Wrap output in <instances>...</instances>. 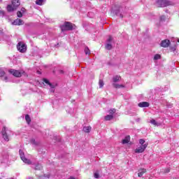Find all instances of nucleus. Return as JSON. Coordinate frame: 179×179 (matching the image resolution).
Returning a JSON list of instances; mask_svg holds the SVG:
<instances>
[{"mask_svg":"<svg viewBox=\"0 0 179 179\" xmlns=\"http://www.w3.org/2000/svg\"><path fill=\"white\" fill-rule=\"evenodd\" d=\"M129 141H131V136H127L122 141V143L125 145L126 143H129Z\"/></svg>","mask_w":179,"mask_h":179,"instance_id":"12","label":"nucleus"},{"mask_svg":"<svg viewBox=\"0 0 179 179\" xmlns=\"http://www.w3.org/2000/svg\"><path fill=\"white\" fill-rule=\"evenodd\" d=\"M43 82L45 83H46V85H49L50 87H51V89H54V87H55L52 84L50 83V82L47 80V79H43Z\"/></svg>","mask_w":179,"mask_h":179,"instance_id":"18","label":"nucleus"},{"mask_svg":"<svg viewBox=\"0 0 179 179\" xmlns=\"http://www.w3.org/2000/svg\"><path fill=\"white\" fill-rule=\"evenodd\" d=\"M2 76H5V71H0V78H2Z\"/></svg>","mask_w":179,"mask_h":179,"instance_id":"33","label":"nucleus"},{"mask_svg":"<svg viewBox=\"0 0 179 179\" xmlns=\"http://www.w3.org/2000/svg\"><path fill=\"white\" fill-rule=\"evenodd\" d=\"M13 24L14 26H22L23 24V20L17 18L13 22Z\"/></svg>","mask_w":179,"mask_h":179,"instance_id":"10","label":"nucleus"},{"mask_svg":"<svg viewBox=\"0 0 179 179\" xmlns=\"http://www.w3.org/2000/svg\"><path fill=\"white\" fill-rule=\"evenodd\" d=\"M94 178H99L100 175L99 174V173H94Z\"/></svg>","mask_w":179,"mask_h":179,"instance_id":"32","label":"nucleus"},{"mask_svg":"<svg viewBox=\"0 0 179 179\" xmlns=\"http://www.w3.org/2000/svg\"><path fill=\"white\" fill-rule=\"evenodd\" d=\"M3 80H5V82H8V77H4Z\"/></svg>","mask_w":179,"mask_h":179,"instance_id":"36","label":"nucleus"},{"mask_svg":"<svg viewBox=\"0 0 179 179\" xmlns=\"http://www.w3.org/2000/svg\"><path fill=\"white\" fill-rule=\"evenodd\" d=\"M85 52L86 54V55H89V54H90V50H89V48H85Z\"/></svg>","mask_w":179,"mask_h":179,"instance_id":"29","label":"nucleus"},{"mask_svg":"<svg viewBox=\"0 0 179 179\" xmlns=\"http://www.w3.org/2000/svg\"><path fill=\"white\" fill-rule=\"evenodd\" d=\"M62 31H66L69 30H73L75 29V24L70 22H65L63 25L60 26Z\"/></svg>","mask_w":179,"mask_h":179,"instance_id":"1","label":"nucleus"},{"mask_svg":"<svg viewBox=\"0 0 179 179\" xmlns=\"http://www.w3.org/2000/svg\"><path fill=\"white\" fill-rule=\"evenodd\" d=\"M114 118V116L113 115H108L105 117L106 121H111Z\"/></svg>","mask_w":179,"mask_h":179,"instance_id":"20","label":"nucleus"},{"mask_svg":"<svg viewBox=\"0 0 179 179\" xmlns=\"http://www.w3.org/2000/svg\"><path fill=\"white\" fill-rule=\"evenodd\" d=\"M156 5L158 8H166V6H170L171 2L168 0H157Z\"/></svg>","mask_w":179,"mask_h":179,"instance_id":"3","label":"nucleus"},{"mask_svg":"<svg viewBox=\"0 0 179 179\" xmlns=\"http://www.w3.org/2000/svg\"><path fill=\"white\" fill-rule=\"evenodd\" d=\"M160 58H162V56H160V55H159V54L155 55V57H154V59L155 61L157 60V59H160Z\"/></svg>","mask_w":179,"mask_h":179,"instance_id":"27","label":"nucleus"},{"mask_svg":"<svg viewBox=\"0 0 179 179\" xmlns=\"http://www.w3.org/2000/svg\"><path fill=\"white\" fill-rule=\"evenodd\" d=\"M20 153V156L21 157V160H22V162H24V163H27V164H30L31 162L29 161V159H27L25 157H24V152H23V150H20L19 151Z\"/></svg>","mask_w":179,"mask_h":179,"instance_id":"8","label":"nucleus"},{"mask_svg":"<svg viewBox=\"0 0 179 179\" xmlns=\"http://www.w3.org/2000/svg\"><path fill=\"white\" fill-rule=\"evenodd\" d=\"M83 131H84V132H86L87 134H89V132H90V131H92V127H90V126L84 127H83Z\"/></svg>","mask_w":179,"mask_h":179,"instance_id":"19","label":"nucleus"},{"mask_svg":"<svg viewBox=\"0 0 179 179\" xmlns=\"http://www.w3.org/2000/svg\"><path fill=\"white\" fill-rule=\"evenodd\" d=\"M178 43H179V38L178 39Z\"/></svg>","mask_w":179,"mask_h":179,"instance_id":"41","label":"nucleus"},{"mask_svg":"<svg viewBox=\"0 0 179 179\" xmlns=\"http://www.w3.org/2000/svg\"><path fill=\"white\" fill-rule=\"evenodd\" d=\"M113 87H115V89H121V87H125V85H120V84H117L115 83H114L113 84Z\"/></svg>","mask_w":179,"mask_h":179,"instance_id":"17","label":"nucleus"},{"mask_svg":"<svg viewBox=\"0 0 179 179\" xmlns=\"http://www.w3.org/2000/svg\"><path fill=\"white\" fill-rule=\"evenodd\" d=\"M113 80L114 83H117V82H120V80H121V76H115L113 78Z\"/></svg>","mask_w":179,"mask_h":179,"instance_id":"15","label":"nucleus"},{"mask_svg":"<svg viewBox=\"0 0 179 179\" xmlns=\"http://www.w3.org/2000/svg\"><path fill=\"white\" fill-rule=\"evenodd\" d=\"M99 85L100 88H101V87H103V86H104V82L103 81V80H99Z\"/></svg>","mask_w":179,"mask_h":179,"instance_id":"26","label":"nucleus"},{"mask_svg":"<svg viewBox=\"0 0 179 179\" xmlns=\"http://www.w3.org/2000/svg\"><path fill=\"white\" fill-rule=\"evenodd\" d=\"M17 48L20 52L24 53L27 50V46L23 42H20L17 45Z\"/></svg>","mask_w":179,"mask_h":179,"instance_id":"5","label":"nucleus"},{"mask_svg":"<svg viewBox=\"0 0 179 179\" xmlns=\"http://www.w3.org/2000/svg\"><path fill=\"white\" fill-rule=\"evenodd\" d=\"M138 107L143 108V107H149V103L148 102H141L138 103Z\"/></svg>","mask_w":179,"mask_h":179,"instance_id":"14","label":"nucleus"},{"mask_svg":"<svg viewBox=\"0 0 179 179\" xmlns=\"http://www.w3.org/2000/svg\"><path fill=\"white\" fill-rule=\"evenodd\" d=\"M44 2H45V0H36V5H39V6L43 5V3H44Z\"/></svg>","mask_w":179,"mask_h":179,"instance_id":"21","label":"nucleus"},{"mask_svg":"<svg viewBox=\"0 0 179 179\" xmlns=\"http://www.w3.org/2000/svg\"><path fill=\"white\" fill-rule=\"evenodd\" d=\"M150 123L152 124V125H155V127L159 126V123H157V122H156V120H155V119H151Z\"/></svg>","mask_w":179,"mask_h":179,"instance_id":"22","label":"nucleus"},{"mask_svg":"<svg viewBox=\"0 0 179 179\" xmlns=\"http://www.w3.org/2000/svg\"><path fill=\"white\" fill-rule=\"evenodd\" d=\"M21 12H22V13H24V12H26V8H21Z\"/></svg>","mask_w":179,"mask_h":179,"instance_id":"34","label":"nucleus"},{"mask_svg":"<svg viewBox=\"0 0 179 179\" xmlns=\"http://www.w3.org/2000/svg\"><path fill=\"white\" fill-rule=\"evenodd\" d=\"M164 19V16L161 17V20Z\"/></svg>","mask_w":179,"mask_h":179,"instance_id":"39","label":"nucleus"},{"mask_svg":"<svg viewBox=\"0 0 179 179\" xmlns=\"http://www.w3.org/2000/svg\"><path fill=\"white\" fill-rule=\"evenodd\" d=\"M114 38L113 36H109L106 40V50H113V44H115Z\"/></svg>","mask_w":179,"mask_h":179,"instance_id":"4","label":"nucleus"},{"mask_svg":"<svg viewBox=\"0 0 179 179\" xmlns=\"http://www.w3.org/2000/svg\"><path fill=\"white\" fill-rule=\"evenodd\" d=\"M69 179H75L73 176H71Z\"/></svg>","mask_w":179,"mask_h":179,"instance_id":"38","label":"nucleus"},{"mask_svg":"<svg viewBox=\"0 0 179 179\" xmlns=\"http://www.w3.org/2000/svg\"><path fill=\"white\" fill-rule=\"evenodd\" d=\"M1 134L4 141H6V142H9V136L10 135V134H12V131L6 128V127H3L2 129Z\"/></svg>","mask_w":179,"mask_h":179,"instance_id":"2","label":"nucleus"},{"mask_svg":"<svg viewBox=\"0 0 179 179\" xmlns=\"http://www.w3.org/2000/svg\"><path fill=\"white\" fill-rule=\"evenodd\" d=\"M117 110H115V108H113V109H110V110H109V113L110 114V115H114V114H115V112H116Z\"/></svg>","mask_w":179,"mask_h":179,"instance_id":"25","label":"nucleus"},{"mask_svg":"<svg viewBox=\"0 0 179 179\" xmlns=\"http://www.w3.org/2000/svg\"><path fill=\"white\" fill-rule=\"evenodd\" d=\"M138 142H139L140 145H145V141L143 139L141 138V139L138 141Z\"/></svg>","mask_w":179,"mask_h":179,"instance_id":"30","label":"nucleus"},{"mask_svg":"<svg viewBox=\"0 0 179 179\" xmlns=\"http://www.w3.org/2000/svg\"><path fill=\"white\" fill-rule=\"evenodd\" d=\"M17 16L18 17H22L23 16V13L22 11H17Z\"/></svg>","mask_w":179,"mask_h":179,"instance_id":"28","label":"nucleus"},{"mask_svg":"<svg viewBox=\"0 0 179 179\" xmlns=\"http://www.w3.org/2000/svg\"><path fill=\"white\" fill-rule=\"evenodd\" d=\"M11 3L14 8H17L20 5V1L19 0H12Z\"/></svg>","mask_w":179,"mask_h":179,"instance_id":"11","label":"nucleus"},{"mask_svg":"<svg viewBox=\"0 0 179 179\" xmlns=\"http://www.w3.org/2000/svg\"><path fill=\"white\" fill-rule=\"evenodd\" d=\"M43 169V166L41 164H38L36 165L35 170H41Z\"/></svg>","mask_w":179,"mask_h":179,"instance_id":"24","label":"nucleus"},{"mask_svg":"<svg viewBox=\"0 0 179 179\" xmlns=\"http://www.w3.org/2000/svg\"><path fill=\"white\" fill-rule=\"evenodd\" d=\"M15 10H16V7L13 6V5L9 4L7 6L8 12H13Z\"/></svg>","mask_w":179,"mask_h":179,"instance_id":"13","label":"nucleus"},{"mask_svg":"<svg viewBox=\"0 0 179 179\" xmlns=\"http://www.w3.org/2000/svg\"><path fill=\"white\" fill-rule=\"evenodd\" d=\"M145 173H146V169H140L138 171V177H142V176H143V174H145Z\"/></svg>","mask_w":179,"mask_h":179,"instance_id":"16","label":"nucleus"},{"mask_svg":"<svg viewBox=\"0 0 179 179\" xmlns=\"http://www.w3.org/2000/svg\"><path fill=\"white\" fill-rule=\"evenodd\" d=\"M31 145H38V143H37V142L34 139L31 140Z\"/></svg>","mask_w":179,"mask_h":179,"instance_id":"31","label":"nucleus"},{"mask_svg":"<svg viewBox=\"0 0 179 179\" xmlns=\"http://www.w3.org/2000/svg\"><path fill=\"white\" fill-rule=\"evenodd\" d=\"M161 47H164V48H167L170 45V40L165 39L161 42Z\"/></svg>","mask_w":179,"mask_h":179,"instance_id":"9","label":"nucleus"},{"mask_svg":"<svg viewBox=\"0 0 179 179\" xmlns=\"http://www.w3.org/2000/svg\"><path fill=\"white\" fill-rule=\"evenodd\" d=\"M164 173H170V169L169 168L166 169Z\"/></svg>","mask_w":179,"mask_h":179,"instance_id":"35","label":"nucleus"},{"mask_svg":"<svg viewBox=\"0 0 179 179\" xmlns=\"http://www.w3.org/2000/svg\"><path fill=\"white\" fill-rule=\"evenodd\" d=\"M61 73H64V71H61Z\"/></svg>","mask_w":179,"mask_h":179,"instance_id":"40","label":"nucleus"},{"mask_svg":"<svg viewBox=\"0 0 179 179\" xmlns=\"http://www.w3.org/2000/svg\"><path fill=\"white\" fill-rule=\"evenodd\" d=\"M8 72L13 75V76H15V78H20L23 74V71H19L15 69H10Z\"/></svg>","mask_w":179,"mask_h":179,"instance_id":"7","label":"nucleus"},{"mask_svg":"<svg viewBox=\"0 0 179 179\" xmlns=\"http://www.w3.org/2000/svg\"><path fill=\"white\" fill-rule=\"evenodd\" d=\"M171 51H176V47L171 48Z\"/></svg>","mask_w":179,"mask_h":179,"instance_id":"37","label":"nucleus"},{"mask_svg":"<svg viewBox=\"0 0 179 179\" xmlns=\"http://www.w3.org/2000/svg\"><path fill=\"white\" fill-rule=\"evenodd\" d=\"M25 120L27 124H30V122H31V119L30 118V116H29V115H25Z\"/></svg>","mask_w":179,"mask_h":179,"instance_id":"23","label":"nucleus"},{"mask_svg":"<svg viewBox=\"0 0 179 179\" xmlns=\"http://www.w3.org/2000/svg\"><path fill=\"white\" fill-rule=\"evenodd\" d=\"M148 145H149L148 143H145L142 145H140L137 148L134 150L135 153H143V152H145L146 150V148H148Z\"/></svg>","mask_w":179,"mask_h":179,"instance_id":"6","label":"nucleus"}]
</instances>
